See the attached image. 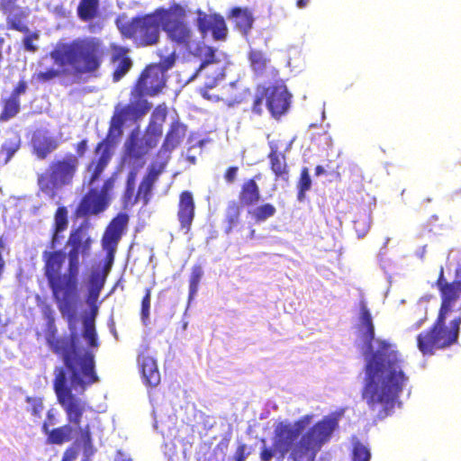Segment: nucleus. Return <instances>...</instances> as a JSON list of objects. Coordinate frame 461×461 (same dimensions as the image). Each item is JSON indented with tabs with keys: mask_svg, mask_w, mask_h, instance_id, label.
Listing matches in <instances>:
<instances>
[{
	"mask_svg": "<svg viewBox=\"0 0 461 461\" xmlns=\"http://www.w3.org/2000/svg\"><path fill=\"white\" fill-rule=\"evenodd\" d=\"M357 337L366 347L365 384L362 399L369 410L376 412L379 419L391 414L399 402V397L408 381L402 369V359L398 351L385 339H376V349H373L375 328L373 317L366 302L359 303L358 321L356 326Z\"/></svg>",
	"mask_w": 461,
	"mask_h": 461,
	"instance_id": "f257e3e1",
	"label": "nucleus"
},
{
	"mask_svg": "<svg viewBox=\"0 0 461 461\" xmlns=\"http://www.w3.org/2000/svg\"><path fill=\"white\" fill-rule=\"evenodd\" d=\"M68 227V209L59 206L54 213L48 249L41 253L43 275L57 307L62 312L77 295L81 265L90 258L94 243V240L81 225L70 230L66 241L68 252L58 249Z\"/></svg>",
	"mask_w": 461,
	"mask_h": 461,
	"instance_id": "f03ea898",
	"label": "nucleus"
},
{
	"mask_svg": "<svg viewBox=\"0 0 461 461\" xmlns=\"http://www.w3.org/2000/svg\"><path fill=\"white\" fill-rule=\"evenodd\" d=\"M343 410L323 416L306 431L313 415L305 414L294 422L282 420L275 425L272 447L266 445L259 452L261 461H271L273 457L282 461H316L321 447L332 438L339 428Z\"/></svg>",
	"mask_w": 461,
	"mask_h": 461,
	"instance_id": "7ed1b4c3",
	"label": "nucleus"
},
{
	"mask_svg": "<svg viewBox=\"0 0 461 461\" xmlns=\"http://www.w3.org/2000/svg\"><path fill=\"white\" fill-rule=\"evenodd\" d=\"M79 299V284L77 285V295L61 316L67 321L70 331L69 336L58 337L54 312L50 305H45L42 312L47 321L45 339L50 350L59 356L65 366L71 374V383L75 389L85 390L99 381L95 372V354L92 350L77 346V304Z\"/></svg>",
	"mask_w": 461,
	"mask_h": 461,
	"instance_id": "20e7f679",
	"label": "nucleus"
},
{
	"mask_svg": "<svg viewBox=\"0 0 461 461\" xmlns=\"http://www.w3.org/2000/svg\"><path fill=\"white\" fill-rule=\"evenodd\" d=\"M59 69L49 68L34 75L41 83L60 76L79 82L84 76L97 77L104 61V49L95 38H77L69 42L59 43L50 53Z\"/></svg>",
	"mask_w": 461,
	"mask_h": 461,
	"instance_id": "39448f33",
	"label": "nucleus"
},
{
	"mask_svg": "<svg viewBox=\"0 0 461 461\" xmlns=\"http://www.w3.org/2000/svg\"><path fill=\"white\" fill-rule=\"evenodd\" d=\"M436 285L441 298L438 317L429 330L417 336V347L424 356H431L435 350L444 349L456 343L460 331L461 314L450 321L448 328L446 326V320L448 314L461 311V279L447 282L441 267Z\"/></svg>",
	"mask_w": 461,
	"mask_h": 461,
	"instance_id": "423d86ee",
	"label": "nucleus"
},
{
	"mask_svg": "<svg viewBox=\"0 0 461 461\" xmlns=\"http://www.w3.org/2000/svg\"><path fill=\"white\" fill-rule=\"evenodd\" d=\"M166 85V75L159 67L147 66L131 90L130 102L125 105H116L109 122L108 137H121L127 121L137 122L151 109V104L144 97L158 95Z\"/></svg>",
	"mask_w": 461,
	"mask_h": 461,
	"instance_id": "0eeeda50",
	"label": "nucleus"
},
{
	"mask_svg": "<svg viewBox=\"0 0 461 461\" xmlns=\"http://www.w3.org/2000/svg\"><path fill=\"white\" fill-rule=\"evenodd\" d=\"M54 375L53 389L58 402L66 413L67 420L79 429L80 439L84 443V454L86 456H90L95 451L93 445L91 427L89 424L81 427L83 415L86 410V403L76 397L72 393L71 389L67 386V373L63 367H56Z\"/></svg>",
	"mask_w": 461,
	"mask_h": 461,
	"instance_id": "6e6552de",
	"label": "nucleus"
},
{
	"mask_svg": "<svg viewBox=\"0 0 461 461\" xmlns=\"http://www.w3.org/2000/svg\"><path fill=\"white\" fill-rule=\"evenodd\" d=\"M80 161L74 153L68 152L55 158L46 170L37 176L39 190L50 199H54L59 190L70 186L77 175Z\"/></svg>",
	"mask_w": 461,
	"mask_h": 461,
	"instance_id": "1a4fd4ad",
	"label": "nucleus"
},
{
	"mask_svg": "<svg viewBox=\"0 0 461 461\" xmlns=\"http://www.w3.org/2000/svg\"><path fill=\"white\" fill-rule=\"evenodd\" d=\"M163 7L143 15L132 17L130 21L116 20V26L122 36L131 40L138 47L156 45L160 39L162 23L160 12Z\"/></svg>",
	"mask_w": 461,
	"mask_h": 461,
	"instance_id": "9d476101",
	"label": "nucleus"
},
{
	"mask_svg": "<svg viewBox=\"0 0 461 461\" xmlns=\"http://www.w3.org/2000/svg\"><path fill=\"white\" fill-rule=\"evenodd\" d=\"M160 138L161 129L158 125L148 124L142 135H140L139 129L132 130L123 145L122 163L143 167L147 157L158 146Z\"/></svg>",
	"mask_w": 461,
	"mask_h": 461,
	"instance_id": "9b49d317",
	"label": "nucleus"
},
{
	"mask_svg": "<svg viewBox=\"0 0 461 461\" xmlns=\"http://www.w3.org/2000/svg\"><path fill=\"white\" fill-rule=\"evenodd\" d=\"M162 31L175 46L190 50L195 43L194 30L186 22V11L180 4L174 3L160 12Z\"/></svg>",
	"mask_w": 461,
	"mask_h": 461,
	"instance_id": "f8f14e48",
	"label": "nucleus"
},
{
	"mask_svg": "<svg viewBox=\"0 0 461 461\" xmlns=\"http://www.w3.org/2000/svg\"><path fill=\"white\" fill-rule=\"evenodd\" d=\"M291 95L283 82L265 86H258L251 103V111L257 115L263 113L264 101L273 117L279 118L290 106Z\"/></svg>",
	"mask_w": 461,
	"mask_h": 461,
	"instance_id": "ddd939ff",
	"label": "nucleus"
},
{
	"mask_svg": "<svg viewBox=\"0 0 461 461\" xmlns=\"http://www.w3.org/2000/svg\"><path fill=\"white\" fill-rule=\"evenodd\" d=\"M203 56L196 75L202 74L205 77L204 88L212 89L224 77V68L216 57V50L212 46L204 45L198 49Z\"/></svg>",
	"mask_w": 461,
	"mask_h": 461,
	"instance_id": "4468645a",
	"label": "nucleus"
},
{
	"mask_svg": "<svg viewBox=\"0 0 461 461\" xmlns=\"http://www.w3.org/2000/svg\"><path fill=\"white\" fill-rule=\"evenodd\" d=\"M167 163V161L152 162L149 166L146 174L138 186L137 193L131 202V206L135 205L139 202H141L143 206L149 204L152 196L154 185L159 176L165 172Z\"/></svg>",
	"mask_w": 461,
	"mask_h": 461,
	"instance_id": "2eb2a0df",
	"label": "nucleus"
},
{
	"mask_svg": "<svg viewBox=\"0 0 461 461\" xmlns=\"http://www.w3.org/2000/svg\"><path fill=\"white\" fill-rule=\"evenodd\" d=\"M109 138L114 139V136H106L105 139L99 141L95 148V154L98 158H93L86 166V172L89 174L87 185H93L99 180L102 173L106 168L112 159V152L110 149Z\"/></svg>",
	"mask_w": 461,
	"mask_h": 461,
	"instance_id": "dca6fc26",
	"label": "nucleus"
},
{
	"mask_svg": "<svg viewBox=\"0 0 461 461\" xmlns=\"http://www.w3.org/2000/svg\"><path fill=\"white\" fill-rule=\"evenodd\" d=\"M109 203L110 197H104L97 188L92 187L81 198L75 214L77 217L97 215L107 209Z\"/></svg>",
	"mask_w": 461,
	"mask_h": 461,
	"instance_id": "f3484780",
	"label": "nucleus"
},
{
	"mask_svg": "<svg viewBox=\"0 0 461 461\" xmlns=\"http://www.w3.org/2000/svg\"><path fill=\"white\" fill-rule=\"evenodd\" d=\"M176 216L180 228L185 232L190 231L195 216V203L192 192L185 190L179 194Z\"/></svg>",
	"mask_w": 461,
	"mask_h": 461,
	"instance_id": "a211bd4d",
	"label": "nucleus"
},
{
	"mask_svg": "<svg viewBox=\"0 0 461 461\" xmlns=\"http://www.w3.org/2000/svg\"><path fill=\"white\" fill-rule=\"evenodd\" d=\"M110 61L113 65L112 78L114 83L123 78L133 66L132 59L129 56V49L122 46L112 47Z\"/></svg>",
	"mask_w": 461,
	"mask_h": 461,
	"instance_id": "6ab92c4d",
	"label": "nucleus"
},
{
	"mask_svg": "<svg viewBox=\"0 0 461 461\" xmlns=\"http://www.w3.org/2000/svg\"><path fill=\"white\" fill-rule=\"evenodd\" d=\"M269 168L274 175L276 182L282 181L288 184L290 181V167L284 152L278 150L276 145H270V151L267 154Z\"/></svg>",
	"mask_w": 461,
	"mask_h": 461,
	"instance_id": "aec40b11",
	"label": "nucleus"
},
{
	"mask_svg": "<svg viewBox=\"0 0 461 461\" xmlns=\"http://www.w3.org/2000/svg\"><path fill=\"white\" fill-rule=\"evenodd\" d=\"M79 429L76 427L74 424L70 423L68 420V424L51 429L50 431H47V425H41V431L44 435H46V442L50 445H63L66 442H68L72 439V436L75 432L78 434V438L76 440L77 444H82L84 447L83 441L80 439V434L78 432Z\"/></svg>",
	"mask_w": 461,
	"mask_h": 461,
	"instance_id": "412c9836",
	"label": "nucleus"
},
{
	"mask_svg": "<svg viewBox=\"0 0 461 461\" xmlns=\"http://www.w3.org/2000/svg\"><path fill=\"white\" fill-rule=\"evenodd\" d=\"M138 364L142 379L149 386H157L160 382V374L155 358L149 354L148 347H144L138 356Z\"/></svg>",
	"mask_w": 461,
	"mask_h": 461,
	"instance_id": "4be33fe9",
	"label": "nucleus"
},
{
	"mask_svg": "<svg viewBox=\"0 0 461 461\" xmlns=\"http://www.w3.org/2000/svg\"><path fill=\"white\" fill-rule=\"evenodd\" d=\"M186 132L187 127L185 124L177 120L172 122L158 154H170L174 149L180 146L185 138Z\"/></svg>",
	"mask_w": 461,
	"mask_h": 461,
	"instance_id": "5701e85b",
	"label": "nucleus"
},
{
	"mask_svg": "<svg viewBox=\"0 0 461 461\" xmlns=\"http://www.w3.org/2000/svg\"><path fill=\"white\" fill-rule=\"evenodd\" d=\"M129 217L126 213H119L108 224L103 238L102 245L117 247L126 229Z\"/></svg>",
	"mask_w": 461,
	"mask_h": 461,
	"instance_id": "b1692460",
	"label": "nucleus"
},
{
	"mask_svg": "<svg viewBox=\"0 0 461 461\" xmlns=\"http://www.w3.org/2000/svg\"><path fill=\"white\" fill-rule=\"evenodd\" d=\"M129 217L126 213H119L108 224L103 238L102 245L117 247L126 229Z\"/></svg>",
	"mask_w": 461,
	"mask_h": 461,
	"instance_id": "393cba45",
	"label": "nucleus"
},
{
	"mask_svg": "<svg viewBox=\"0 0 461 461\" xmlns=\"http://www.w3.org/2000/svg\"><path fill=\"white\" fill-rule=\"evenodd\" d=\"M239 204L241 206H253L261 200V191L255 179H246L240 185L239 192Z\"/></svg>",
	"mask_w": 461,
	"mask_h": 461,
	"instance_id": "a878e982",
	"label": "nucleus"
},
{
	"mask_svg": "<svg viewBox=\"0 0 461 461\" xmlns=\"http://www.w3.org/2000/svg\"><path fill=\"white\" fill-rule=\"evenodd\" d=\"M3 14L6 16L5 22L8 30H14L22 33H28L30 32L26 23L29 16L27 9L16 6L14 10Z\"/></svg>",
	"mask_w": 461,
	"mask_h": 461,
	"instance_id": "bb28decb",
	"label": "nucleus"
},
{
	"mask_svg": "<svg viewBox=\"0 0 461 461\" xmlns=\"http://www.w3.org/2000/svg\"><path fill=\"white\" fill-rule=\"evenodd\" d=\"M249 61L254 74L258 77H263L267 68H271V74L275 77L278 74L277 69L270 67V59L262 50H251L249 52Z\"/></svg>",
	"mask_w": 461,
	"mask_h": 461,
	"instance_id": "cd10ccee",
	"label": "nucleus"
},
{
	"mask_svg": "<svg viewBox=\"0 0 461 461\" xmlns=\"http://www.w3.org/2000/svg\"><path fill=\"white\" fill-rule=\"evenodd\" d=\"M59 147V141L53 137L36 138L32 141L33 154L43 160Z\"/></svg>",
	"mask_w": 461,
	"mask_h": 461,
	"instance_id": "c85d7f7f",
	"label": "nucleus"
},
{
	"mask_svg": "<svg viewBox=\"0 0 461 461\" xmlns=\"http://www.w3.org/2000/svg\"><path fill=\"white\" fill-rule=\"evenodd\" d=\"M230 16L235 18L237 28L244 35H248L254 23V17L251 12L247 8L234 7L230 12Z\"/></svg>",
	"mask_w": 461,
	"mask_h": 461,
	"instance_id": "c756f323",
	"label": "nucleus"
},
{
	"mask_svg": "<svg viewBox=\"0 0 461 461\" xmlns=\"http://www.w3.org/2000/svg\"><path fill=\"white\" fill-rule=\"evenodd\" d=\"M99 0H80L77 8L78 18L83 22L95 19L99 14Z\"/></svg>",
	"mask_w": 461,
	"mask_h": 461,
	"instance_id": "7c9ffc66",
	"label": "nucleus"
},
{
	"mask_svg": "<svg viewBox=\"0 0 461 461\" xmlns=\"http://www.w3.org/2000/svg\"><path fill=\"white\" fill-rule=\"evenodd\" d=\"M241 205L236 202H231L228 204L226 208V215H225V233L230 234L232 232L234 228L238 226L240 220L241 214Z\"/></svg>",
	"mask_w": 461,
	"mask_h": 461,
	"instance_id": "2f4dec72",
	"label": "nucleus"
},
{
	"mask_svg": "<svg viewBox=\"0 0 461 461\" xmlns=\"http://www.w3.org/2000/svg\"><path fill=\"white\" fill-rule=\"evenodd\" d=\"M2 111L0 113V122H7L18 114L21 109L20 99H14L9 95L2 102Z\"/></svg>",
	"mask_w": 461,
	"mask_h": 461,
	"instance_id": "473e14b6",
	"label": "nucleus"
},
{
	"mask_svg": "<svg viewBox=\"0 0 461 461\" xmlns=\"http://www.w3.org/2000/svg\"><path fill=\"white\" fill-rule=\"evenodd\" d=\"M297 187V200L303 202L305 199L306 192L312 187V179L310 176L308 167L301 169L300 176L296 184Z\"/></svg>",
	"mask_w": 461,
	"mask_h": 461,
	"instance_id": "72a5a7b5",
	"label": "nucleus"
},
{
	"mask_svg": "<svg viewBox=\"0 0 461 461\" xmlns=\"http://www.w3.org/2000/svg\"><path fill=\"white\" fill-rule=\"evenodd\" d=\"M276 207L269 203H263L256 207L251 212H249V213L251 214L252 218L256 222L265 221L267 219L273 217L276 214Z\"/></svg>",
	"mask_w": 461,
	"mask_h": 461,
	"instance_id": "f704fd0d",
	"label": "nucleus"
},
{
	"mask_svg": "<svg viewBox=\"0 0 461 461\" xmlns=\"http://www.w3.org/2000/svg\"><path fill=\"white\" fill-rule=\"evenodd\" d=\"M83 337L86 340L89 347L94 348H97L99 347V341L97 339L94 320H84Z\"/></svg>",
	"mask_w": 461,
	"mask_h": 461,
	"instance_id": "c9c22d12",
	"label": "nucleus"
},
{
	"mask_svg": "<svg viewBox=\"0 0 461 461\" xmlns=\"http://www.w3.org/2000/svg\"><path fill=\"white\" fill-rule=\"evenodd\" d=\"M371 225L370 214L360 213L354 221L353 227L359 238L364 237L369 230Z\"/></svg>",
	"mask_w": 461,
	"mask_h": 461,
	"instance_id": "e433bc0d",
	"label": "nucleus"
},
{
	"mask_svg": "<svg viewBox=\"0 0 461 461\" xmlns=\"http://www.w3.org/2000/svg\"><path fill=\"white\" fill-rule=\"evenodd\" d=\"M209 32H212V38L215 41H224L226 39L228 29L222 16L217 15Z\"/></svg>",
	"mask_w": 461,
	"mask_h": 461,
	"instance_id": "4c0bfd02",
	"label": "nucleus"
},
{
	"mask_svg": "<svg viewBox=\"0 0 461 461\" xmlns=\"http://www.w3.org/2000/svg\"><path fill=\"white\" fill-rule=\"evenodd\" d=\"M203 275V271L201 265L193 266L189 277V297H193L197 293Z\"/></svg>",
	"mask_w": 461,
	"mask_h": 461,
	"instance_id": "58836bf2",
	"label": "nucleus"
},
{
	"mask_svg": "<svg viewBox=\"0 0 461 461\" xmlns=\"http://www.w3.org/2000/svg\"><path fill=\"white\" fill-rule=\"evenodd\" d=\"M218 14H207L199 13L196 19V25L203 35H205L212 28V23L216 20Z\"/></svg>",
	"mask_w": 461,
	"mask_h": 461,
	"instance_id": "ea45409f",
	"label": "nucleus"
},
{
	"mask_svg": "<svg viewBox=\"0 0 461 461\" xmlns=\"http://www.w3.org/2000/svg\"><path fill=\"white\" fill-rule=\"evenodd\" d=\"M167 108L165 105L159 104L158 105L151 115L150 121L148 124H153L156 126H159L161 129V134L163 133V123L166 121L167 118Z\"/></svg>",
	"mask_w": 461,
	"mask_h": 461,
	"instance_id": "a19ab883",
	"label": "nucleus"
},
{
	"mask_svg": "<svg viewBox=\"0 0 461 461\" xmlns=\"http://www.w3.org/2000/svg\"><path fill=\"white\" fill-rule=\"evenodd\" d=\"M370 456L368 448L360 441H356L353 444L352 461H369Z\"/></svg>",
	"mask_w": 461,
	"mask_h": 461,
	"instance_id": "79ce46f5",
	"label": "nucleus"
},
{
	"mask_svg": "<svg viewBox=\"0 0 461 461\" xmlns=\"http://www.w3.org/2000/svg\"><path fill=\"white\" fill-rule=\"evenodd\" d=\"M102 248L106 254L104 258V264L100 271L108 276L114 262L117 247L102 245Z\"/></svg>",
	"mask_w": 461,
	"mask_h": 461,
	"instance_id": "37998d69",
	"label": "nucleus"
},
{
	"mask_svg": "<svg viewBox=\"0 0 461 461\" xmlns=\"http://www.w3.org/2000/svg\"><path fill=\"white\" fill-rule=\"evenodd\" d=\"M26 402L29 403L28 411L35 418L40 419L44 409L43 402L41 398L26 397Z\"/></svg>",
	"mask_w": 461,
	"mask_h": 461,
	"instance_id": "c03bdc74",
	"label": "nucleus"
},
{
	"mask_svg": "<svg viewBox=\"0 0 461 461\" xmlns=\"http://www.w3.org/2000/svg\"><path fill=\"white\" fill-rule=\"evenodd\" d=\"M151 301V288L147 287L145 289V294L141 300L140 316L143 322H146L149 318Z\"/></svg>",
	"mask_w": 461,
	"mask_h": 461,
	"instance_id": "a18cd8bd",
	"label": "nucleus"
},
{
	"mask_svg": "<svg viewBox=\"0 0 461 461\" xmlns=\"http://www.w3.org/2000/svg\"><path fill=\"white\" fill-rule=\"evenodd\" d=\"M107 276L100 270L93 271L89 276V287L103 289L106 281Z\"/></svg>",
	"mask_w": 461,
	"mask_h": 461,
	"instance_id": "49530a36",
	"label": "nucleus"
},
{
	"mask_svg": "<svg viewBox=\"0 0 461 461\" xmlns=\"http://www.w3.org/2000/svg\"><path fill=\"white\" fill-rule=\"evenodd\" d=\"M176 62V53L173 51L167 56L161 57L160 60L157 64H151L152 66L159 67V68L163 71V74L166 75V72L170 69Z\"/></svg>",
	"mask_w": 461,
	"mask_h": 461,
	"instance_id": "de8ad7c7",
	"label": "nucleus"
},
{
	"mask_svg": "<svg viewBox=\"0 0 461 461\" xmlns=\"http://www.w3.org/2000/svg\"><path fill=\"white\" fill-rule=\"evenodd\" d=\"M25 34L26 35L23 40L24 50L29 52H36L38 50V47L33 43V41L39 39V33L36 32H29L28 33H25Z\"/></svg>",
	"mask_w": 461,
	"mask_h": 461,
	"instance_id": "09e8293b",
	"label": "nucleus"
},
{
	"mask_svg": "<svg viewBox=\"0 0 461 461\" xmlns=\"http://www.w3.org/2000/svg\"><path fill=\"white\" fill-rule=\"evenodd\" d=\"M26 90L27 82L23 79H21L12 90L10 96L14 99H20V95L25 94Z\"/></svg>",
	"mask_w": 461,
	"mask_h": 461,
	"instance_id": "8fccbe9b",
	"label": "nucleus"
},
{
	"mask_svg": "<svg viewBox=\"0 0 461 461\" xmlns=\"http://www.w3.org/2000/svg\"><path fill=\"white\" fill-rule=\"evenodd\" d=\"M239 173V167L231 166L229 167L223 175L224 180L228 184H232L236 181Z\"/></svg>",
	"mask_w": 461,
	"mask_h": 461,
	"instance_id": "3c124183",
	"label": "nucleus"
},
{
	"mask_svg": "<svg viewBox=\"0 0 461 461\" xmlns=\"http://www.w3.org/2000/svg\"><path fill=\"white\" fill-rule=\"evenodd\" d=\"M128 167H131V171H130V173L128 174V176H127L126 186L134 187L135 180H136V176H137L138 171L141 167H137L136 166H128Z\"/></svg>",
	"mask_w": 461,
	"mask_h": 461,
	"instance_id": "603ef678",
	"label": "nucleus"
},
{
	"mask_svg": "<svg viewBox=\"0 0 461 461\" xmlns=\"http://www.w3.org/2000/svg\"><path fill=\"white\" fill-rule=\"evenodd\" d=\"M57 418H56V411L54 409H50L46 413V420L43 421L42 424L47 425V431H50L51 429L50 428L51 425H54L57 423Z\"/></svg>",
	"mask_w": 461,
	"mask_h": 461,
	"instance_id": "864d4df0",
	"label": "nucleus"
},
{
	"mask_svg": "<svg viewBox=\"0 0 461 461\" xmlns=\"http://www.w3.org/2000/svg\"><path fill=\"white\" fill-rule=\"evenodd\" d=\"M18 0H0V12L7 13L14 10V7L18 6L16 2Z\"/></svg>",
	"mask_w": 461,
	"mask_h": 461,
	"instance_id": "5fc2aeb1",
	"label": "nucleus"
},
{
	"mask_svg": "<svg viewBox=\"0 0 461 461\" xmlns=\"http://www.w3.org/2000/svg\"><path fill=\"white\" fill-rule=\"evenodd\" d=\"M113 187V180L112 178L106 179L100 189H98L99 194L104 195V197H110L109 192Z\"/></svg>",
	"mask_w": 461,
	"mask_h": 461,
	"instance_id": "6e6d98bb",
	"label": "nucleus"
},
{
	"mask_svg": "<svg viewBox=\"0 0 461 461\" xmlns=\"http://www.w3.org/2000/svg\"><path fill=\"white\" fill-rule=\"evenodd\" d=\"M75 150H76L75 155L77 156L78 158L83 157L87 150V140L84 139V140H80L79 142H77L75 147Z\"/></svg>",
	"mask_w": 461,
	"mask_h": 461,
	"instance_id": "4d7b16f0",
	"label": "nucleus"
},
{
	"mask_svg": "<svg viewBox=\"0 0 461 461\" xmlns=\"http://www.w3.org/2000/svg\"><path fill=\"white\" fill-rule=\"evenodd\" d=\"M77 457V451L72 447H68L62 456L61 461H75Z\"/></svg>",
	"mask_w": 461,
	"mask_h": 461,
	"instance_id": "13d9d810",
	"label": "nucleus"
},
{
	"mask_svg": "<svg viewBox=\"0 0 461 461\" xmlns=\"http://www.w3.org/2000/svg\"><path fill=\"white\" fill-rule=\"evenodd\" d=\"M102 289L88 287L87 300L90 303H95L98 300Z\"/></svg>",
	"mask_w": 461,
	"mask_h": 461,
	"instance_id": "bf43d9fd",
	"label": "nucleus"
},
{
	"mask_svg": "<svg viewBox=\"0 0 461 461\" xmlns=\"http://www.w3.org/2000/svg\"><path fill=\"white\" fill-rule=\"evenodd\" d=\"M134 187L126 186L123 194V202L125 205H131L135 195H133Z\"/></svg>",
	"mask_w": 461,
	"mask_h": 461,
	"instance_id": "052dcab7",
	"label": "nucleus"
},
{
	"mask_svg": "<svg viewBox=\"0 0 461 461\" xmlns=\"http://www.w3.org/2000/svg\"><path fill=\"white\" fill-rule=\"evenodd\" d=\"M246 445L241 444L237 447L236 450V461H245L246 458Z\"/></svg>",
	"mask_w": 461,
	"mask_h": 461,
	"instance_id": "680f3d73",
	"label": "nucleus"
},
{
	"mask_svg": "<svg viewBox=\"0 0 461 461\" xmlns=\"http://www.w3.org/2000/svg\"><path fill=\"white\" fill-rule=\"evenodd\" d=\"M5 39L3 37H0V62H2L4 59L3 48L5 45Z\"/></svg>",
	"mask_w": 461,
	"mask_h": 461,
	"instance_id": "e2e57ef3",
	"label": "nucleus"
},
{
	"mask_svg": "<svg viewBox=\"0 0 461 461\" xmlns=\"http://www.w3.org/2000/svg\"><path fill=\"white\" fill-rule=\"evenodd\" d=\"M325 173V170L323 168L322 166H320L318 165L316 167H315V175L316 176H320V175H322Z\"/></svg>",
	"mask_w": 461,
	"mask_h": 461,
	"instance_id": "0e129e2a",
	"label": "nucleus"
},
{
	"mask_svg": "<svg viewBox=\"0 0 461 461\" xmlns=\"http://www.w3.org/2000/svg\"><path fill=\"white\" fill-rule=\"evenodd\" d=\"M309 0H297L296 1V5L299 7V8H303L307 5Z\"/></svg>",
	"mask_w": 461,
	"mask_h": 461,
	"instance_id": "69168bd1",
	"label": "nucleus"
},
{
	"mask_svg": "<svg viewBox=\"0 0 461 461\" xmlns=\"http://www.w3.org/2000/svg\"><path fill=\"white\" fill-rule=\"evenodd\" d=\"M250 179H255V183H257L258 180H260L261 179V174L260 173H258L257 175H255L253 177H251Z\"/></svg>",
	"mask_w": 461,
	"mask_h": 461,
	"instance_id": "338daca9",
	"label": "nucleus"
},
{
	"mask_svg": "<svg viewBox=\"0 0 461 461\" xmlns=\"http://www.w3.org/2000/svg\"><path fill=\"white\" fill-rule=\"evenodd\" d=\"M115 461H131V460L130 458H125L122 456L120 458L116 459Z\"/></svg>",
	"mask_w": 461,
	"mask_h": 461,
	"instance_id": "774afa93",
	"label": "nucleus"
}]
</instances>
